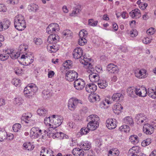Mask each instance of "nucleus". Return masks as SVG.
Returning a JSON list of instances; mask_svg holds the SVG:
<instances>
[{
    "mask_svg": "<svg viewBox=\"0 0 156 156\" xmlns=\"http://www.w3.org/2000/svg\"><path fill=\"white\" fill-rule=\"evenodd\" d=\"M73 65V62L70 60L66 61L63 64V66L66 69H69L72 67Z\"/></svg>",
    "mask_w": 156,
    "mask_h": 156,
    "instance_id": "nucleus-33",
    "label": "nucleus"
},
{
    "mask_svg": "<svg viewBox=\"0 0 156 156\" xmlns=\"http://www.w3.org/2000/svg\"><path fill=\"white\" fill-rule=\"evenodd\" d=\"M21 125L19 123H16L14 124L12 126V129L14 132H17L20 129Z\"/></svg>",
    "mask_w": 156,
    "mask_h": 156,
    "instance_id": "nucleus-39",
    "label": "nucleus"
},
{
    "mask_svg": "<svg viewBox=\"0 0 156 156\" xmlns=\"http://www.w3.org/2000/svg\"><path fill=\"white\" fill-rule=\"evenodd\" d=\"M8 3H10L12 5H14L17 4L18 2V0H9L7 1Z\"/></svg>",
    "mask_w": 156,
    "mask_h": 156,
    "instance_id": "nucleus-62",
    "label": "nucleus"
},
{
    "mask_svg": "<svg viewBox=\"0 0 156 156\" xmlns=\"http://www.w3.org/2000/svg\"><path fill=\"white\" fill-rule=\"evenodd\" d=\"M23 100L21 98H16L14 101V103L20 105L23 103Z\"/></svg>",
    "mask_w": 156,
    "mask_h": 156,
    "instance_id": "nucleus-51",
    "label": "nucleus"
},
{
    "mask_svg": "<svg viewBox=\"0 0 156 156\" xmlns=\"http://www.w3.org/2000/svg\"><path fill=\"white\" fill-rule=\"evenodd\" d=\"M129 140L132 144H136L139 141V139L138 137L136 135H132L130 136L129 138Z\"/></svg>",
    "mask_w": 156,
    "mask_h": 156,
    "instance_id": "nucleus-29",
    "label": "nucleus"
},
{
    "mask_svg": "<svg viewBox=\"0 0 156 156\" xmlns=\"http://www.w3.org/2000/svg\"><path fill=\"white\" fill-rule=\"evenodd\" d=\"M142 88H136V91H135V97L136 95H137L141 97V91H142Z\"/></svg>",
    "mask_w": 156,
    "mask_h": 156,
    "instance_id": "nucleus-55",
    "label": "nucleus"
},
{
    "mask_svg": "<svg viewBox=\"0 0 156 156\" xmlns=\"http://www.w3.org/2000/svg\"><path fill=\"white\" fill-rule=\"evenodd\" d=\"M142 41L144 44H148L151 42V40L148 37H146L143 39Z\"/></svg>",
    "mask_w": 156,
    "mask_h": 156,
    "instance_id": "nucleus-58",
    "label": "nucleus"
},
{
    "mask_svg": "<svg viewBox=\"0 0 156 156\" xmlns=\"http://www.w3.org/2000/svg\"><path fill=\"white\" fill-rule=\"evenodd\" d=\"M84 67L88 69L87 72L90 73L89 75V78L90 81L92 82H96L98 81L100 77L98 74L95 73L96 71L94 70L93 66L90 62L89 63L88 65Z\"/></svg>",
    "mask_w": 156,
    "mask_h": 156,
    "instance_id": "nucleus-4",
    "label": "nucleus"
},
{
    "mask_svg": "<svg viewBox=\"0 0 156 156\" xmlns=\"http://www.w3.org/2000/svg\"><path fill=\"white\" fill-rule=\"evenodd\" d=\"M130 16L132 18H139L141 16L140 10L138 9L133 10L129 13Z\"/></svg>",
    "mask_w": 156,
    "mask_h": 156,
    "instance_id": "nucleus-19",
    "label": "nucleus"
},
{
    "mask_svg": "<svg viewBox=\"0 0 156 156\" xmlns=\"http://www.w3.org/2000/svg\"><path fill=\"white\" fill-rule=\"evenodd\" d=\"M80 37V38L78 41V43L80 45L83 46L87 43V41L85 38L83 37Z\"/></svg>",
    "mask_w": 156,
    "mask_h": 156,
    "instance_id": "nucleus-41",
    "label": "nucleus"
},
{
    "mask_svg": "<svg viewBox=\"0 0 156 156\" xmlns=\"http://www.w3.org/2000/svg\"><path fill=\"white\" fill-rule=\"evenodd\" d=\"M98 22V21H94L92 19H90L88 20V25L91 26L95 27L96 26Z\"/></svg>",
    "mask_w": 156,
    "mask_h": 156,
    "instance_id": "nucleus-43",
    "label": "nucleus"
},
{
    "mask_svg": "<svg viewBox=\"0 0 156 156\" xmlns=\"http://www.w3.org/2000/svg\"><path fill=\"white\" fill-rule=\"evenodd\" d=\"M72 153L74 156H83L84 152L81 148H75L72 151Z\"/></svg>",
    "mask_w": 156,
    "mask_h": 156,
    "instance_id": "nucleus-20",
    "label": "nucleus"
},
{
    "mask_svg": "<svg viewBox=\"0 0 156 156\" xmlns=\"http://www.w3.org/2000/svg\"><path fill=\"white\" fill-rule=\"evenodd\" d=\"M82 55L83 50L82 49L80 48H76L74 49L73 52V55L74 58L75 59L81 58L80 62L83 64L85 66L91 61V59L90 58H87L86 56H82Z\"/></svg>",
    "mask_w": 156,
    "mask_h": 156,
    "instance_id": "nucleus-1",
    "label": "nucleus"
},
{
    "mask_svg": "<svg viewBox=\"0 0 156 156\" xmlns=\"http://www.w3.org/2000/svg\"><path fill=\"white\" fill-rule=\"evenodd\" d=\"M106 71L109 73H116L118 72V68L113 64L110 63L107 66Z\"/></svg>",
    "mask_w": 156,
    "mask_h": 156,
    "instance_id": "nucleus-16",
    "label": "nucleus"
},
{
    "mask_svg": "<svg viewBox=\"0 0 156 156\" xmlns=\"http://www.w3.org/2000/svg\"><path fill=\"white\" fill-rule=\"evenodd\" d=\"M47 48L48 50L51 53H54L56 52L59 48V45L56 46H50L48 45L47 46Z\"/></svg>",
    "mask_w": 156,
    "mask_h": 156,
    "instance_id": "nucleus-28",
    "label": "nucleus"
},
{
    "mask_svg": "<svg viewBox=\"0 0 156 156\" xmlns=\"http://www.w3.org/2000/svg\"><path fill=\"white\" fill-rule=\"evenodd\" d=\"M58 25L56 23H53L50 24L46 28L47 32L49 34H55L57 31L59 30Z\"/></svg>",
    "mask_w": 156,
    "mask_h": 156,
    "instance_id": "nucleus-7",
    "label": "nucleus"
},
{
    "mask_svg": "<svg viewBox=\"0 0 156 156\" xmlns=\"http://www.w3.org/2000/svg\"><path fill=\"white\" fill-rule=\"evenodd\" d=\"M48 133L46 130H44L43 131H42L40 133L39 137L40 139H46L47 138V136L48 135Z\"/></svg>",
    "mask_w": 156,
    "mask_h": 156,
    "instance_id": "nucleus-34",
    "label": "nucleus"
},
{
    "mask_svg": "<svg viewBox=\"0 0 156 156\" xmlns=\"http://www.w3.org/2000/svg\"><path fill=\"white\" fill-rule=\"evenodd\" d=\"M97 86L94 83L87 84L85 87L86 91L89 93L94 92L97 89Z\"/></svg>",
    "mask_w": 156,
    "mask_h": 156,
    "instance_id": "nucleus-17",
    "label": "nucleus"
},
{
    "mask_svg": "<svg viewBox=\"0 0 156 156\" xmlns=\"http://www.w3.org/2000/svg\"><path fill=\"white\" fill-rule=\"evenodd\" d=\"M63 118L61 116H57L56 118L52 120L53 124L51 128H57L60 126L63 122Z\"/></svg>",
    "mask_w": 156,
    "mask_h": 156,
    "instance_id": "nucleus-13",
    "label": "nucleus"
},
{
    "mask_svg": "<svg viewBox=\"0 0 156 156\" xmlns=\"http://www.w3.org/2000/svg\"><path fill=\"white\" fill-rule=\"evenodd\" d=\"M130 36L132 37H134L136 36L138 34L137 32L135 29H132L129 32Z\"/></svg>",
    "mask_w": 156,
    "mask_h": 156,
    "instance_id": "nucleus-49",
    "label": "nucleus"
},
{
    "mask_svg": "<svg viewBox=\"0 0 156 156\" xmlns=\"http://www.w3.org/2000/svg\"><path fill=\"white\" fill-rule=\"evenodd\" d=\"M106 126L109 129H115L116 126L115 119L112 118L108 119L106 121Z\"/></svg>",
    "mask_w": 156,
    "mask_h": 156,
    "instance_id": "nucleus-15",
    "label": "nucleus"
},
{
    "mask_svg": "<svg viewBox=\"0 0 156 156\" xmlns=\"http://www.w3.org/2000/svg\"><path fill=\"white\" fill-rule=\"evenodd\" d=\"M147 5H148L147 3H144V4H141V5H140V7L141 9L144 10L146 9Z\"/></svg>",
    "mask_w": 156,
    "mask_h": 156,
    "instance_id": "nucleus-63",
    "label": "nucleus"
},
{
    "mask_svg": "<svg viewBox=\"0 0 156 156\" xmlns=\"http://www.w3.org/2000/svg\"><path fill=\"white\" fill-rule=\"evenodd\" d=\"M155 32V29L154 28L151 27L147 31V33L148 35H151L154 34Z\"/></svg>",
    "mask_w": 156,
    "mask_h": 156,
    "instance_id": "nucleus-53",
    "label": "nucleus"
},
{
    "mask_svg": "<svg viewBox=\"0 0 156 156\" xmlns=\"http://www.w3.org/2000/svg\"><path fill=\"white\" fill-rule=\"evenodd\" d=\"M152 98H156V87L154 90L151 88H148L147 90L146 88H144L142 89L141 96V97H145L147 94Z\"/></svg>",
    "mask_w": 156,
    "mask_h": 156,
    "instance_id": "nucleus-6",
    "label": "nucleus"
},
{
    "mask_svg": "<svg viewBox=\"0 0 156 156\" xmlns=\"http://www.w3.org/2000/svg\"><path fill=\"white\" fill-rule=\"evenodd\" d=\"M88 99L90 102H94L100 100V96L96 94H90L88 97Z\"/></svg>",
    "mask_w": 156,
    "mask_h": 156,
    "instance_id": "nucleus-23",
    "label": "nucleus"
},
{
    "mask_svg": "<svg viewBox=\"0 0 156 156\" xmlns=\"http://www.w3.org/2000/svg\"><path fill=\"white\" fill-rule=\"evenodd\" d=\"M144 114L141 113L138 114L136 115L135 117V120L138 122L140 118H142V117L144 116Z\"/></svg>",
    "mask_w": 156,
    "mask_h": 156,
    "instance_id": "nucleus-60",
    "label": "nucleus"
},
{
    "mask_svg": "<svg viewBox=\"0 0 156 156\" xmlns=\"http://www.w3.org/2000/svg\"><path fill=\"white\" fill-rule=\"evenodd\" d=\"M123 122L125 123L130 126H132L134 124L133 120L130 116L126 117L124 118Z\"/></svg>",
    "mask_w": 156,
    "mask_h": 156,
    "instance_id": "nucleus-27",
    "label": "nucleus"
},
{
    "mask_svg": "<svg viewBox=\"0 0 156 156\" xmlns=\"http://www.w3.org/2000/svg\"><path fill=\"white\" fill-rule=\"evenodd\" d=\"M90 130L88 127H83L80 130V133L81 135H85L87 134Z\"/></svg>",
    "mask_w": 156,
    "mask_h": 156,
    "instance_id": "nucleus-42",
    "label": "nucleus"
},
{
    "mask_svg": "<svg viewBox=\"0 0 156 156\" xmlns=\"http://www.w3.org/2000/svg\"><path fill=\"white\" fill-rule=\"evenodd\" d=\"M41 132V130L38 127H34L30 130V136L32 138H36L39 137L40 133Z\"/></svg>",
    "mask_w": 156,
    "mask_h": 156,
    "instance_id": "nucleus-14",
    "label": "nucleus"
},
{
    "mask_svg": "<svg viewBox=\"0 0 156 156\" xmlns=\"http://www.w3.org/2000/svg\"><path fill=\"white\" fill-rule=\"evenodd\" d=\"M99 118L97 115H90L87 118V121L89 122L87 124V127L91 131L96 129L99 126Z\"/></svg>",
    "mask_w": 156,
    "mask_h": 156,
    "instance_id": "nucleus-2",
    "label": "nucleus"
},
{
    "mask_svg": "<svg viewBox=\"0 0 156 156\" xmlns=\"http://www.w3.org/2000/svg\"><path fill=\"white\" fill-rule=\"evenodd\" d=\"M38 89V87L35 84H29L24 89V94L26 97L30 98L37 91Z\"/></svg>",
    "mask_w": 156,
    "mask_h": 156,
    "instance_id": "nucleus-5",
    "label": "nucleus"
},
{
    "mask_svg": "<svg viewBox=\"0 0 156 156\" xmlns=\"http://www.w3.org/2000/svg\"><path fill=\"white\" fill-rule=\"evenodd\" d=\"M99 87L101 89H105L108 86V83L106 80H101L100 82L98 83Z\"/></svg>",
    "mask_w": 156,
    "mask_h": 156,
    "instance_id": "nucleus-35",
    "label": "nucleus"
},
{
    "mask_svg": "<svg viewBox=\"0 0 156 156\" xmlns=\"http://www.w3.org/2000/svg\"><path fill=\"white\" fill-rule=\"evenodd\" d=\"M151 143V140L150 139H147L146 140H144L141 143V145L143 147H145L146 146L149 145Z\"/></svg>",
    "mask_w": 156,
    "mask_h": 156,
    "instance_id": "nucleus-46",
    "label": "nucleus"
},
{
    "mask_svg": "<svg viewBox=\"0 0 156 156\" xmlns=\"http://www.w3.org/2000/svg\"><path fill=\"white\" fill-rule=\"evenodd\" d=\"M37 112L40 115L45 116L48 113V111L44 108H41L38 109Z\"/></svg>",
    "mask_w": 156,
    "mask_h": 156,
    "instance_id": "nucleus-31",
    "label": "nucleus"
},
{
    "mask_svg": "<svg viewBox=\"0 0 156 156\" xmlns=\"http://www.w3.org/2000/svg\"><path fill=\"white\" fill-rule=\"evenodd\" d=\"M12 83L16 87H19L21 85V81L19 79L15 78L12 81Z\"/></svg>",
    "mask_w": 156,
    "mask_h": 156,
    "instance_id": "nucleus-40",
    "label": "nucleus"
},
{
    "mask_svg": "<svg viewBox=\"0 0 156 156\" xmlns=\"http://www.w3.org/2000/svg\"><path fill=\"white\" fill-rule=\"evenodd\" d=\"M120 48L122 52H126L128 51V49L126 47L121 46L120 47Z\"/></svg>",
    "mask_w": 156,
    "mask_h": 156,
    "instance_id": "nucleus-64",
    "label": "nucleus"
},
{
    "mask_svg": "<svg viewBox=\"0 0 156 156\" xmlns=\"http://www.w3.org/2000/svg\"><path fill=\"white\" fill-rule=\"evenodd\" d=\"M12 51V50H10V52H9V55L10 57L13 59L18 58L20 55V52H17L16 53L15 52H14V51Z\"/></svg>",
    "mask_w": 156,
    "mask_h": 156,
    "instance_id": "nucleus-30",
    "label": "nucleus"
},
{
    "mask_svg": "<svg viewBox=\"0 0 156 156\" xmlns=\"http://www.w3.org/2000/svg\"><path fill=\"white\" fill-rule=\"evenodd\" d=\"M79 103L78 100L70 98L69 99L68 102V107L69 109L71 111H74L76 108Z\"/></svg>",
    "mask_w": 156,
    "mask_h": 156,
    "instance_id": "nucleus-11",
    "label": "nucleus"
},
{
    "mask_svg": "<svg viewBox=\"0 0 156 156\" xmlns=\"http://www.w3.org/2000/svg\"><path fill=\"white\" fill-rule=\"evenodd\" d=\"M49 134H50L49 136H51L53 138H55L56 137H59V138L60 133V132H53L51 131V133H49Z\"/></svg>",
    "mask_w": 156,
    "mask_h": 156,
    "instance_id": "nucleus-44",
    "label": "nucleus"
},
{
    "mask_svg": "<svg viewBox=\"0 0 156 156\" xmlns=\"http://www.w3.org/2000/svg\"><path fill=\"white\" fill-rule=\"evenodd\" d=\"M146 71L144 69L141 70H137L135 72V74L136 77L139 78H145L146 75Z\"/></svg>",
    "mask_w": 156,
    "mask_h": 156,
    "instance_id": "nucleus-18",
    "label": "nucleus"
},
{
    "mask_svg": "<svg viewBox=\"0 0 156 156\" xmlns=\"http://www.w3.org/2000/svg\"><path fill=\"white\" fill-rule=\"evenodd\" d=\"M29 9L31 11L36 12L38 9V7L37 5L33 4L29 6Z\"/></svg>",
    "mask_w": 156,
    "mask_h": 156,
    "instance_id": "nucleus-45",
    "label": "nucleus"
},
{
    "mask_svg": "<svg viewBox=\"0 0 156 156\" xmlns=\"http://www.w3.org/2000/svg\"><path fill=\"white\" fill-rule=\"evenodd\" d=\"M6 8L5 5L3 4H0V12H5Z\"/></svg>",
    "mask_w": 156,
    "mask_h": 156,
    "instance_id": "nucleus-59",
    "label": "nucleus"
},
{
    "mask_svg": "<svg viewBox=\"0 0 156 156\" xmlns=\"http://www.w3.org/2000/svg\"><path fill=\"white\" fill-rule=\"evenodd\" d=\"M28 114H23L21 118V120H24L28 119L31 117L32 115L31 114H30L29 115H27Z\"/></svg>",
    "mask_w": 156,
    "mask_h": 156,
    "instance_id": "nucleus-56",
    "label": "nucleus"
},
{
    "mask_svg": "<svg viewBox=\"0 0 156 156\" xmlns=\"http://www.w3.org/2000/svg\"><path fill=\"white\" fill-rule=\"evenodd\" d=\"M87 34V31L84 30H81L79 33V36L80 37H85Z\"/></svg>",
    "mask_w": 156,
    "mask_h": 156,
    "instance_id": "nucleus-52",
    "label": "nucleus"
},
{
    "mask_svg": "<svg viewBox=\"0 0 156 156\" xmlns=\"http://www.w3.org/2000/svg\"><path fill=\"white\" fill-rule=\"evenodd\" d=\"M11 23L8 19H4L0 22V31L5 30L8 28L11 25Z\"/></svg>",
    "mask_w": 156,
    "mask_h": 156,
    "instance_id": "nucleus-12",
    "label": "nucleus"
},
{
    "mask_svg": "<svg viewBox=\"0 0 156 156\" xmlns=\"http://www.w3.org/2000/svg\"><path fill=\"white\" fill-rule=\"evenodd\" d=\"M81 11L80 9L77 8H75L73 11V13L71 14V16H77L78 14Z\"/></svg>",
    "mask_w": 156,
    "mask_h": 156,
    "instance_id": "nucleus-54",
    "label": "nucleus"
},
{
    "mask_svg": "<svg viewBox=\"0 0 156 156\" xmlns=\"http://www.w3.org/2000/svg\"><path fill=\"white\" fill-rule=\"evenodd\" d=\"M80 148L83 150H88L91 147L90 143L88 141L81 143L80 145Z\"/></svg>",
    "mask_w": 156,
    "mask_h": 156,
    "instance_id": "nucleus-22",
    "label": "nucleus"
},
{
    "mask_svg": "<svg viewBox=\"0 0 156 156\" xmlns=\"http://www.w3.org/2000/svg\"><path fill=\"white\" fill-rule=\"evenodd\" d=\"M28 145H27V149L28 151H31L33 150L34 148V146L32 145L30 142L28 143ZM27 146V145H26Z\"/></svg>",
    "mask_w": 156,
    "mask_h": 156,
    "instance_id": "nucleus-61",
    "label": "nucleus"
},
{
    "mask_svg": "<svg viewBox=\"0 0 156 156\" xmlns=\"http://www.w3.org/2000/svg\"><path fill=\"white\" fill-rule=\"evenodd\" d=\"M78 76V74L74 70H69L66 74L65 79L69 81H73Z\"/></svg>",
    "mask_w": 156,
    "mask_h": 156,
    "instance_id": "nucleus-8",
    "label": "nucleus"
},
{
    "mask_svg": "<svg viewBox=\"0 0 156 156\" xmlns=\"http://www.w3.org/2000/svg\"><path fill=\"white\" fill-rule=\"evenodd\" d=\"M147 118L145 115H144V116L142 117V118H140V120L137 122L138 124H140L144 122V121L146 122L147 121Z\"/></svg>",
    "mask_w": 156,
    "mask_h": 156,
    "instance_id": "nucleus-57",
    "label": "nucleus"
},
{
    "mask_svg": "<svg viewBox=\"0 0 156 156\" xmlns=\"http://www.w3.org/2000/svg\"><path fill=\"white\" fill-rule=\"evenodd\" d=\"M74 87L77 90H80L83 89L85 85L84 80L81 79H78L74 82Z\"/></svg>",
    "mask_w": 156,
    "mask_h": 156,
    "instance_id": "nucleus-9",
    "label": "nucleus"
},
{
    "mask_svg": "<svg viewBox=\"0 0 156 156\" xmlns=\"http://www.w3.org/2000/svg\"><path fill=\"white\" fill-rule=\"evenodd\" d=\"M59 37L55 34H51L48 37V41L49 42L53 43V42H57L59 40Z\"/></svg>",
    "mask_w": 156,
    "mask_h": 156,
    "instance_id": "nucleus-21",
    "label": "nucleus"
},
{
    "mask_svg": "<svg viewBox=\"0 0 156 156\" xmlns=\"http://www.w3.org/2000/svg\"><path fill=\"white\" fill-rule=\"evenodd\" d=\"M62 34L66 37H69L72 36V33L70 30H64L62 32Z\"/></svg>",
    "mask_w": 156,
    "mask_h": 156,
    "instance_id": "nucleus-38",
    "label": "nucleus"
},
{
    "mask_svg": "<svg viewBox=\"0 0 156 156\" xmlns=\"http://www.w3.org/2000/svg\"><path fill=\"white\" fill-rule=\"evenodd\" d=\"M49 122L52 123V120L50 119V117H46L44 119V122L45 124H48L50 126H51V124H50Z\"/></svg>",
    "mask_w": 156,
    "mask_h": 156,
    "instance_id": "nucleus-50",
    "label": "nucleus"
},
{
    "mask_svg": "<svg viewBox=\"0 0 156 156\" xmlns=\"http://www.w3.org/2000/svg\"><path fill=\"white\" fill-rule=\"evenodd\" d=\"M136 88L133 87H130L128 88L127 92L130 96L134 98L135 97Z\"/></svg>",
    "mask_w": 156,
    "mask_h": 156,
    "instance_id": "nucleus-25",
    "label": "nucleus"
},
{
    "mask_svg": "<svg viewBox=\"0 0 156 156\" xmlns=\"http://www.w3.org/2000/svg\"><path fill=\"white\" fill-rule=\"evenodd\" d=\"M29 57L30 56L27 54H26L25 55H23L21 57V58L27 59V61L29 60L30 61H29L27 65H28V64H30L33 63L34 61L33 59H30L29 58Z\"/></svg>",
    "mask_w": 156,
    "mask_h": 156,
    "instance_id": "nucleus-37",
    "label": "nucleus"
},
{
    "mask_svg": "<svg viewBox=\"0 0 156 156\" xmlns=\"http://www.w3.org/2000/svg\"><path fill=\"white\" fill-rule=\"evenodd\" d=\"M14 25L17 30L22 31L26 27V23L24 17L21 14L16 16L14 19Z\"/></svg>",
    "mask_w": 156,
    "mask_h": 156,
    "instance_id": "nucleus-3",
    "label": "nucleus"
},
{
    "mask_svg": "<svg viewBox=\"0 0 156 156\" xmlns=\"http://www.w3.org/2000/svg\"><path fill=\"white\" fill-rule=\"evenodd\" d=\"M9 52H7V54H0V60L2 61L6 60L9 58Z\"/></svg>",
    "mask_w": 156,
    "mask_h": 156,
    "instance_id": "nucleus-47",
    "label": "nucleus"
},
{
    "mask_svg": "<svg viewBox=\"0 0 156 156\" xmlns=\"http://www.w3.org/2000/svg\"><path fill=\"white\" fill-rule=\"evenodd\" d=\"M123 107L121 104L119 103H116L113 108L114 112L117 114H119L121 112Z\"/></svg>",
    "mask_w": 156,
    "mask_h": 156,
    "instance_id": "nucleus-24",
    "label": "nucleus"
},
{
    "mask_svg": "<svg viewBox=\"0 0 156 156\" xmlns=\"http://www.w3.org/2000/svg\"><path fill=\"white\" fill-rule=\"evenodd\" d=\"M123 97L122 95L120 93H116L114 94L112 96V99L115 101L122 100Z\"/></svg>",
    "mask_w": 156,
    "mask_h": 156,
    "instance_id": "nucleus-26",
    "label": "nucleus"
},
{
    "mask_svg": "<svg viewBox=\"0 0 156 156\" xmlns=\"http://www.w3.org/2000/svg\"><path fill=\"white\" fill-rule=\"evenodd\" d=\"M119 130L123 133H127L129 131V127L126 125H124L119 127Z\"/></svg>",
    "mask_w": 156,
    "mask_h": 156,
    "instance_id": "nucleus-32",
    "label": "nucleus"
},
{
    "mask_svg": "<svg viewBox=\"0 0 156 156\" xmlns=\"http://www.w3.org/2000/svg\"><path fill=\"white\" fill-rule=\"evenodd\" d=\"M34 41L35 44L37 45H40L42 43V41L41 38L37 37H35L34 38Z\"/></svg>",
    "mask_w": 156,
    "mask_h": 156,
    "instance_id": "nucleus-48",
    "label": "nucleus"
},
{
    "mask_svg": "<svg viewBox=\"0 0 156 156\" xmlns=\"http://www.w3.org/2000/svg\"><path fill=\"white\" fill-rule=\"evenodd\" d=\"M143 130V132L146 134L151 135L153 133L154 128L152 125L146 123L144 125Z\"/></svg>",
    "mask_w": 156,
    "mask_h": 156,
    "instance_id": "nucleus-10",
    "label": "nucleus"
},
{
    "mask_svg": "<svg viewBox=\"0 0 156 156\" xmlns=\"http://www.w3.org/2000/svg\"><path fill=\"white\" fill-rule=\"evenodd\" d=\"M6 132L5 130L2 131L0 129V141L2 142L5 139L7 136Z\"/></svg>",
    "mask_w": 156,
    "mask_h": 156,
    "instance_id": "nucleus-36",
    "label": "nucleus"
}]
</instances>
